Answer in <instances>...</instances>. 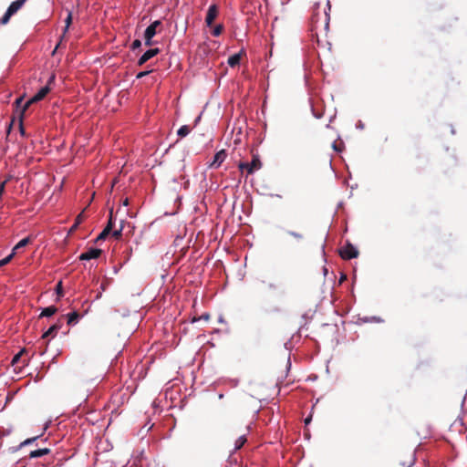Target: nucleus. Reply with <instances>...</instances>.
<instances>
[{"label":"nucleus","instance_id":"nucleus-17","mask_svg":"<svg viewBox=\"0 0 467 467\" xmlns=\"http://www.w3.org/2000/svg\"><path fill=\"white\" fill-rule=\"evenodd\" d=\"M59 327L57 325L51 326L42 336L43 338L48 337H54V335L58 330Z\"/></svg>","mask_w":467,"mask_h":467},{"label":"nucleus","instance_id":"nucleus-8","mask_svg":"<svg viewBox=\"0 0 467 467\" xmlns=\"http://www.w3.org/2000/svg\"><path fill=\"white\" fill-rule=\"evenodd\" d=\"M218 13H219V9L215 4L211 5L209 6V8L207 10L206 17H205V23L208 26H211L213 25V21L215 20V18L218 16Z\"/></svg>","mask_w":467,"mask_h":467},{"label":"nucleus","instance_id":"nucleus-32","mask_svg":"<svg viewBox=\"0 0 467 467\" xmlns=\"http://www.w3.org/2000/svg\"><path fill=\"white\" fill-rule=\"evenodd\" d=\"M122 204L124 206H128L129 205V199L128 198H125L123 201H122Z\"/></svg>","mask_w":467,"mask_h":467},{"label":"nucleus","instance_id":"nucleus-26","mask_svg":"<svg viewBox=\"0 0 467 467\" xmlns=\"http://www.w3.org/2000/svg\"><path fill=\"white\" fill-rule=\"evenodd\" d=\"M36 439H37V437H34V438H30V439H26V441H24L20 444V446L22 447V446L27 445V444H29V443H31V442L35 441Z\"/></svg>","mask_w":467,"mask_h":467},{"label":"nucleus","instance_id":"nucleus-2","mask_svg":"<svg viewBox=\"0 0 467 467\" xmlns=\"http://www.w3.org/2000/svg\"><path fill=\"white\" fill-rule=\"evenodd\" d=\"M238 168L241 172H246V176L253 174L254 171L262 168V162L257 154H254L251 162L241 161L238 163Z\"/></svg>","mask_w":467,"mask_h":467},{"label":"nucleus","instance_id":"nucleus-16","mask_svg":"<svg viewBox=\"0 0 467 467\" xmlns=\"http://www.w3.org/2000/svg\"><path fill=\"white\" fill-rule=\"evenodd\" d=\"M191 130L192 128L190 126L183 125L178 130L177 135L181 138H184L191 132Z\"/></svg>","mask_w":467,"mask_h":467},{"label":"nucleus","instance_id":"nucleus-18","mask_svg":"<svg viewBox=\"0 0 467 467\" xmlns=\"http://www.w3.org/2000/svg\"><path fill=\"white\" fill-rule=\"evenodd\" d=\"M78 314L77 312H72L67 314V324L68 325H75L78 321Z\"/></svg>","mask_w":467,"mask_h":467},{"label":"nucleus","instance_id":"nucleus-37","mask_svg":"<svg viewBox=\"0 0 467 467\" xmlns=\"http://www.w3.org/2000/svg\"><path fill=\"white\" fill-rule=\"evenodd\" d=\"M315 116L319 119L322 117V114H315Z\"/></svg>","mask_w":467,"mask_h":467},{"label":"nucleus","instance_id":"nucleus-21","mask_svg":"<svg viewBox=\"0 0 467 467\" xmlns=\"http://www.w3.org/2000/svg\"><path fill=\"white\" fill-rule=\"evenodd\" d=\"M15 256V253H11L9 255L5 257L4 259L0 260V267L7 265L12 258Z\"/></svg>","mask_w":467,"mask_h":467},{"label":"nucleus","instance_id":"nucleus-3","mask_svg":"<svg viewBox=\"0 0 467 467\" xmlns=\"http://www.w3.org/2000/svg\"><path fill=\"white\" fill-rule=\"evenodd\" d=\"M55 77L51 76L46 86L42 87L30 99L26 101L24 107L26 110L31 104L42 100L50 92V83L54 81Z\"/></svg>","mask_w":467,"mask_h":467},{"label":"nucleus","instance_id":"nucleus-28","mask_svg":"<svg viewBox=\"0 0 467 467\" xmlns=\"http://www.w3.org/2000/svg\"><path fill=\"white\" fill-rule=\"evenodd\" d=\"M149 73H150V71H141V72L138 73L137 78H141L145 77L146 75H148Z\"/></svg>","mask_w":467,"mask_h":467},{"label":"nucleus","instance_id":"nucleus-15","mask_svg":"<svg viewBox=\"0 0 467 467\" xmlns=\"http://www.w3.org/2000/svg\"><path fill=\"white\" fill-rule=\"evenodd\" d=\"M247 441L246 434L241 435L234 442V451L240 450Z\"/></svg>","mask_w":467,"mask_h":467},{"label":"nucleus","instance_id":"nucleus-14","mask_svg":"<svg viewBox=\"0 0 467 467\" xmlns=\"http://www.w3.org/2000/svg\"><path fill=\"white\" fill-rule=\"evenodd\" d=\"M57 307L54 306H47L42 310L40 317H51L57 312Z\"/></svg>","mask_w":467,"mask_h":467},{"label":"nucleus","instance_id":"nucleus-22","mask_svg":"<svg viewBox=\"0 0 467 467\" xmlns=\"http://www.w3.org/2000/svg\"><path fill=\"white\" fill-rule=\"evenodd\" d=\"M223 27L222 25H217L213 29V32H212L213 36H220L222 34V32H223Z\"/></svg>","mask_w":467,"mask_h":467},{"label":"nucleus","instance_id":"nucleus-24","mask_svg":"<svg viewBox=\"0 0 467 467\" xmlns=\"http://www.w3.org/2000/svg\"><path fill=\"white\" fill-rule=\"evenodd\" d=\"M122 230H123V226L121 225L119 227V229L118 230H115L112 232V236L115 238V239H119L121 237V233H122Z\"/></svg>","mask_w":467,"mask_h":467},{"label":"nucleus","instance_id":"nucleus-5","mask_svg":"<svg viewBox=\"0 0 467 467\" xmlns=\"http://www.w3.org/2000/svg\"><path fill=\"white\" fill-rule=\"evenodd\" d=\"M339 254L342 259L350 260L358 255V251L353 244L348 243L340 248Z\"/></svg>","mask_w":467,"mask_h":467},{"label":"nucleus","instance_id":"nucleus-30","mask_svg":"<svg viewBox=\"0 0 467 467\" xmlns=\"http://www.w3.org/2000/svg\"><path fill=\"white\" fill-rule=\"evenodd\" d=\"M82 221H83V214H82V213H80V214H78V215L77 216V218H76V223L79 224V223H82Z\"/></svg>","mask_w":467,"mask_h":467},{"label":"nucleus","instance_id":"nucleus-36","mask_svg":"<svg viewBox=\"0 0 467 467\" xmlns=\"http://www.w3.org/2000/svg\"><path fill=\"white\" fill-rule=\"evenodd\" d=\"M22 101V98L16 99V103H20Z\"/></svg>","mask_w":467,"mask_h":467},{"label":"nucleus","instance_id":"nucleus-31","mask_svg":"<svg viewBox=\"0 0 467 467\" xmlns=\"http://www.w3.org/2000/svg\"><path fill=\"white\" fill-rule=\"evenodd\" d=\"M5 185V182H2L1 185H0V192H1V194L4 192Z\"/></svg>","mask_w":467,"mask_h":467},{"label":"nucleus","instance_id":"nucleus-6","mask_svg":"<svg viewBox=\"0 0 467 467\" xmlns=\"http://www.w3.org/2000/svg\"><path fill=\"white\" fill-rule=\"evenodd\" d=\"M161 25L160 20L151 23L144 32L145 45L150 47L152 45V38L157 33V27Z\"/></svg>","mask_w":467,"mask_h":467},{"label":"nucleus","instance_id":"nucleus-13","mask_svg":"<svg viewBox=\"0 0 467 467\" xmlns=\"http://www.w3.org/2000/svg\"><path fill=\"white\" fill-rule=\"evenodd\" d=\"M30 243V238L29 237H26V238H23L22 240H20L16 245L15 247L13 248L12 250V253H16L20 248L22 247H25L26 245H27L28 244Z\"/></svg>","mask_w":467,"mask_h":467},{"label":"nucleus","instance_id":"nucleus-4","mask_svg":"<svg viewBox=\"0 0 467 467\" xmlns=\"http://www.w3.org/2000/svg\"><path fill=\"white\" fill-rule=\"evenodd\" d=\"M26 0H16L11 3L5 11V15L0 19V24L5 25L9 22L10 18L17 13V11L25 5Z\"/></svg>","mask_w":467,"mask_h":467},{"label":"nucleus","instance_id":"nucleus-35","mask_svg":"<svg viewBox=\"0 0 467 467\" xmlns=\"http://www.w3.org/2000/svg\"><path fill=\"white\" fill-rule=\"evenodd\" d=\"M26 365H27V360H25V359H24V360L22 361V366H21V367H24V366H26Z\"/></svg>","mask_w":467,"mask_h":467},{"label":"nucleus","instance_id":"nucleus-9","mask_svg":"<svg viewBox=\"0 0 467 467\" xmlns=\"http://www.w3.org/2000/svg\"><path fill=\"white\" fill-rule=\"evenodd\" d=\"M160 53V49L158 47L151 48L147 50L138 60V65L142 66L145 64L148 60L155 57Z\"/></svg>","mask_w":467,"mask_h":467},{"label":"nucleus","instance_id":"nucleus-7","mask_svg":"<svg viewBox=\"0 0 467 467\" xmlns=\"http://www.w3.org/2000/svg\"><path fill=\"white\" fill-rule=\"evenodd\" d=\"M101 254H102L101 249L89 248L88 251L82 253L78 258L81 261H88V260L99 258Z\"/></svg>","mask_w":467,"mask_h":467},{"label":"nucleus","instance_id":"nucleus-29","mask_svg":"<svg viewBox=\"0 0 467 467\" xmlns=\"http://www.w3.org/2000/svg\"><path fill=\"white\" fill-rule=\"evenodd\" d=\"M289 234H291L292 236H294V237H296L297 239H301L302 238V234H298V233L289 232Z\"/></svg>","mask_w":467,"mask_h":467},{"label":"nucleus","instance_id":"nucleus-23","mask_svg":"<svg viewBox=\"0 0 467 467\" xmlns=\"http://www.w3.org/2000/svg\"><path fill=\"white\" fill-rule=\"evenodd\" d=\"M110 232L109 231V229H105L99 234V236L97 237L96 241H100V240H104L106 238V236L109 234Z\"/></svg>","mask_w":467,"mask_h":467},{"label":"nucleus","instance_id":"nucleus-33","mask_svg":"<svg viewBox=\"0 0 467 467\" xmlns=\"http://www.w3.org/2000/svg\"><path fill=\"white\" fill-rule=\"evenodd\" d=\"M78 223H77L75 222V223L73 224V226L71 227V231L75 230L77 227H78Z\"/></svg>","mask_w":467,"mask_h":467},{"label":"nucleus","instance_id":"nucleus-38","mask_svg":"<svg viewBox=\"0 0 467 467\" xmlns=\"http://www.w3.org/2000/svg\"><path fill=\"white\" fill-rule=\"evenodd\" d=\"M101 289H102V290H104V289H105L104 285H101Z\"/></svg>","mask_w":467,"mask_h":467},{"label":"nucleus","instance_id":"nucleus-25","mask_svg":"<svg viewBox=\"0 0 467 467\" xmlns=\"http://www.w3.org/2000/svg\"><path fill=\"white\" fill-rule=\"evenodd\" d=\"M112 227H113L112 212H110L109 223H108L107 226L105 227V229H109V231L111 232Z\"/></svg>","mask_w":467,"mask_h":467},{"label":"nucleus","instance_id":"nucleus-34","mask_svg":"<svg viewBox=\"0 0 467 467\" xmlns=\"http://www.w3.org/2000/svg\"><path fill=\"white\" fill-rule=\"evenodd\" d=\"M57 291H60L61 290V282H59L57 285Z\"/></svg>","mask_w":467,"mask_h":467},{"label":"nucleus","instance_id":"nucleus-11","mask_svg":"<svg viewBox=\"0 0 467 467\" xmlns=\"http://www.w3.org/2000/svg\"><path fill=\"white\" fill-rule=\"evenodd\" d=\"M49 452H50V450L47 448L38 449V450L32 451L29 453V457L30 458L41 457V456L48 454Z\"/></svg>","mask_w":467,"mask_h":467},{"label":"nucleus","instance_id":"nucleus-10","mask_svg":"<svg viewBox=\"0 0 467 467\" xmlns=\"http://www.w3.org/2000/svg\"><path fill=\"white\" fill-rule=\"evenodd\" d=\"M226 151L224 150H221L217 151L213 157V162L210 164L211 168H218L226 159Z\"/></svg>","mask_w":467,"mask_h":467},{"label":"nucleus","instance_id":"nucleus-1","mask_svg":"<svg viewBox=\"0 0 467 467\" xmlns=\"http://www.w3.org/2000/svg\"><path fill=\"white\" fill-rule=\"evenodd\" d=\"M331 5L327 0V4L321 6L320 3H317L313 6V13L310 19V32L313 40H316L319 46L326 43L329 29V11Z\"/></svg>","mask_w":467,"mask_h":467},{"label":"nucleus","instance_id":"nucleus-27","mask_svg":"<svg viewBox=\"0 0 467 467\" xmlns=\"http://www.w3.org/2000/svg\"><path fill=\"white\" fill-rule=\"evenodd\" d=\"M140 46H141L140 40L136 39V40L133 41V43L131 45V48L132 49H136V48H139Z\"/></svg>","mask_w":467,"mask_h":467},{"label":"nucleus","instance_id":"nucleus-12","mask_svg":"<svg viewBox=\"0 0 467 467\" xmlns=\"http://www.w3.org/2000/svg\"><path fill=\"white\" fill-rule=\"evenodd\" d=\"M241 61V53L234 54L228 58V65L231 67H234L239 65Z\"/></svg>","mask_w":467,"mask_h":467},{"label":"nucleus","instance_id":"nucleus-20","mask_svg":"<svg viewBox=\"0 0 467 467\" xmlns=\"http://www.w3.org/2000/svg\"><path fill=\"white\" fill-rule=\"evenodd\" d=\"M71 23H72V13L68 12L67 16L65 19V28H64L63 35H65L67 33V31L68 30Z\"/></svg>","mask_w":467,"mask_h":467},{"label":"nucleus","instance_id":"nucleus-19","mask_svg":"<svg viewBox=\"0 0 467 467\" xmlns=\"http://www.w3.org/2000/svg\"><path fill=\"white\" fill-rule=\"evenodd\" d=\"M26 352L25 349H21L17 354H16L12 358V365L16 366L18 365L23 354Z\"/></svg>","mask_w":467,"mask_h":467}]
</instances>
